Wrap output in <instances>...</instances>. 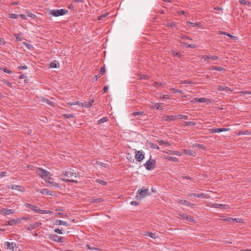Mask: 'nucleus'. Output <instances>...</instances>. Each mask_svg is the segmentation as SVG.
I'll use <instances>...</instances> for the list:
<instances>
[{"mask_svg":"<svg viewBox=\"0 0 251 251\" xmlns=\"http://www.w3.org/2000/svg\"><path fill=\"white\" fill-rule=\"evenodd\" d=\"M62 175L68 178H72V177H77L78 174L72 169H68L65 171L62 172ZM60 180L65 182H74L77 183V181L73 179L69 178H60Z\"/></svg>","mask_w":251,"mask_h":251,"instance_id":"nucleus-1","label":"nucleus"},{"mask_svg":"<svg viewBox=\"0 0 251 251\" xmlns=\"http://www.w3.org/2000/svg\"><path fill=\"white\" fill-rule=\"evenodd\" d=\"M37 174L40 176L43 179L47 182L48 180L51 179V175L49 171L42 168L37 169Z\"/></svg>","mask_w":251,"mask_h":251,"instance_id":"nucleus-2","label":"nucleus"},{"mask_svg":"<svg viewBox=\"0 0 251 251\" xmlns=\"http://www.w3.org/2000/svg\"><path fill=\"white\" fill-rule=\"evenodd\" d=\"M68 11L66 9H52L50 11V14L54 17L63 16L68 13Z\"/></svg>","mask_w":251,"mask_h":251,"instance_id":"nucleus-3","label":"nucleus"},{"mask_svg":"<svg viewBox=\"0 0 251 251\" xmlns=\"http://www.w3.org/2000/svg\"><path fill=\"white\" fill-rule=\"evenodd\" d=\"M144 165L147 170H151L155 167L156 161L155 160L150 158Z\"/></svg>","mask_w":251,"mask_h":251,"instance_id":"nucleus-4","label":"nucleus"},{"mask_svg":"<svg viewBox=\"0 0 251 251\" xmlns=\"http://www.w3.org/2000/svg\"><path fill=\"white\" fill-rule=\"evenodd\" d=\"M49 239L57 243H62L63 242V238L59 237L56 234H50L49 235Z\"/></svg>","mask_w":251,"mask_h":251,"instance_id":"nucleus-5","label":"nucleus"},{"mask_svg":"<svg viewBox=\"0 0 251 251\" xmlns=\"http://www.w3.org/2000/svg\"><path fill=\"white\" fill-rule=\"evenodd\" d=\"M200 58L201 59H203L204 61L207 62H210V60H217L219 59V57L216 55H201Z\"/></svg>","mask_w":251,"mask_h":251,"instance_id":"nucleus-6","label":"nucleus"},{"mask_svg":"<svg viewBox=\"0 0 251 251\" xmlns=\"http://www.w3.org/2000/svg\"><path fill=\"white\" fill-rule=\"evenodd\" d=\"M135 158L138 162L142 161L144 158V154L143 151H135Z\"/></svg>","mask_w":251,"mask_h":251,"instance_id":"nucleus-7","label":"nucleus"},{"mask_svg":"<svg viewBox=\"0 0 251 251\" xmlns=\"http://www.w3.org/2000/svg\"><path fill=\"white\" fill-rule=\"evenodd\" d=\"M25 206L26 208H30L31 210H32L33 211H34L37 213H39V211H40V209L37 206L33 205H32V204L28 203H25Z\"/></svg>","mask_w":251,"mask_h":251,"instance_id":"nucleus-8","label":"nucleus"},{"mask_svg":"<svg viewBox=\"0 0 251 251\" xmlns=\"http://www.w3.org/2000/svg\"><path fill=\"white\" fill-rule=\"evenodd\" d=\"M138 192V194L139 195L141 198H144L149 195V193L147 189H142L141 190H139Z\"/></svg>","mask_w":251,"mask_h":251,"instance_id":"nucleus-9","label":"nucleus"},{"mask_svg":"<svg viewBox=\"0 0 251 251\" xmlns=\"http://www.w3.org/2000/svg\"><path fill=\"white\" fill-rule=\"evenodd\" d=\"M16 244L14 242H5L4 243V246L5 249L14 250Z\"/></svg>","mask_w":251,"mask_h":251,"instance_id":"nucleus-10","label":"nucleus"},{"mask_svg":"<svg viewBox=\"0 0 251 251\" xmlns=\"http://www.w3.org/2000/svg\"><path fill=\"white\" fill-rule=\"evenodd\" d=\"M209 100L207 99L204 98H194L193 100H191V102L195 103V102H201L204 103L206 102H208Z\"/></svg>","mask_w":251,"mask_h":251,"instance_id":"nucleus-11","label":"nucleus"},{"mask_svg":"<svg viewBox=\"0 0 251 251\" xmlns=\"http://www.w3.org/2000/svg\"><path fill=\"white\" fill-rule=\"evenodd\" d=\"M162 119L165 121H174L176 120V116L165 115L162 117Z\"/></svg>","mask_w":251,"mask_h":251,"instance_id":"nucleus-12","label":"nucleus"},{"mask_svg":"<svg viewBox=\"0 0 251 251\" xmlns=\"http://www.w3.org/2000/svg\"><path fill=\"white\" fill-rule=\"evenodd\" d=\"M213 207L216 208H220V209H228L229 208V206L226 204H222L219 203H214L213 204Z\"/></svg>","mask_w":251,"mask_h":251,"instance_id":"nucleus-13","label":"nucleus"},{"mask_svg":"<svg viewBox=\"0 0 251 251\" xmlns=\"http://www.w3.org/2000/svg\"><path fill=\"white\" fill-rule=\"evenodd\" d=\"M94 102V100L92 99H91L89 100V101L87 102H82L81 104V106L82 107H85V108H89L92 105V103Z\"/></svg>","mask_w":251,"mask_h":251,"instance_id":"nucleus-14","label":"nucleus"},{"mask_svg":"<svg viewBox=\"0 0 251 251\" xmlns=\"http://www.w3.org/2000/svg\"><path fill=\"white\" fill-rule=\"evenodd\" d=\"M228 130V129L225 128H213L210 129V132L212 133H219L221 132L226 131Z\"/></svg>","mask_w":251,"mask_h":251,"instance_id":"nucleus-15","label":"nucleus"},{"mask_svg":"<svg viewBox=\"0 0 251 251\" xmlns=\"http://www.w3.org/2000/svg\"><path fill=\"white\" fill-rule=\"evenodd\" d=\"M40 225H41V223H39V222H35V223L31 224L29 225V229L30 230H32L33 229H35V228L39 227Z\"/></svg>","mask_w":251,"mask_h":251,"instance_id":"nucleus-16","label":"nucleus"},{"mask_svg":"<svg viewBox=\"0 0 251 251\" xmlns=\"http://www.w3.org/2000/svg\"><path fill=\"white\" fill-rule=\"evenodd\" d=\"M151 107L153 108H155L156 109L159 110H163L164 109L163 107L161 106L160 104L158 102L153 103Z\"/></svg>","mask_w":251,"mask_h":251,"instance_id":"nucleus-17","label":"nucleus"},{"mask_svg":"<svg viewBox=\"0 0 251 251\" xmlns=\"http://www.w3.org/2000/svg\"><path fill=\"white\" fill-rule=\"evenodd\" d=\"M166 153L171 154V155H176L178 156H180L181 155V153L180 152L178 151H171L169 150L168 151H166Z\"/></svg>","mask_w":251,"mask_h":251,"instance_id":"nucleus-18","label":"nucleus"},{"mask_svg":"<svg viewBox=\"0 0 251 251\" xmlns=\"http://www.w3.org/2000/svg\"><path fill=\"white\" fill-rule=\"evenodd\" d=\"M218 90L219 91H231V90L230 89V88L226 87V86H223L219 85L217 88Z\"/></svg>","mask_w":251,"mask_h":251,"instance_id":"nucleus-19","label":"nucleus"},{"mask_svg":"<svg viewBox=\"0 0 251 251\" xmlns=\"http://www.w3.org/2000/svg\"><path fill=\"white\" fill-rule=\"evenodd\" d=\"M1 212L5 214L6 215H10L11 214L13 213V212L12 209H7V208H3L1 210Z\"/></svg>","mask_w":251,"mask_h":251,"instance_id":"nucleus-20","label":"nucleus"},{"mask_svg":"<svg viewBox=\"0 0 251 251\" xmlns=\"http://www.w3.org/2000/svg\"><path fill=\"white\" fill-rule=\"evenodd\" d=\"M211 70L218 71H224L226 70V69H225L223 67H221L212 66L211 67Z\"/></svg>","mask_w":251,"mask_h":251,"instance_id":"nucleus-21","label":"nucleus"},{"mask_svg":"<svg viewBox=\"0 0 251 251\" xmlns=\"http://www.w3.org/2000/svg\"><path fill=\"white\" fill-rule=\"evenodd\" d=\"M178 201L180 203L185 205H188V206H191L192 205H193L192 203H190L189 201H186V200H179Z\"/></svg>","mask_w":251,"mask_h":251,"instance_id":"nucleus-22","label":"nucleus"},{"mask_svg":"<svg viewBox=\"0 0 251 251\" xmlns=\"http://www.w3.org/2000/svg\"><path fill=\"white\" fill-rule=\"evenodd\" d=\"M40 192L42 195H52L51 192L46 189H42Z\"/></svg>","mask_w":251,"mask_h":251,"instance_id":"nucleus-23","label":"nucleus"},{"mask_svg":"<svg viewBox=\"0 0 251 251\" xmlns=\"http://www.w3.org/2000/svg\"><path fill=\"white\" fill-rule=\"evenodd\" d=\"M165 25L168 27H175L176 28H177L176 25L173 22H167L165 23Z\"/></svg>","mask_w":251,"mask_h":251,"instance_id":"nucleus-24","label":"nucleus"},{"mask_svg":"<svg viewBox=\"0 0 251 251\" xmlns=\"http://www.w3.org/2000/svg\"><path fill=\"white\" fill-rule=\"evenodd\" d=\"M164 84H165L164 82H154L152 85L153 86H154L156 88H158V87H163L164 86Z\"/></svg>","mask_w":251,"mask_h":251,"instance_id":"nucleus-25","label":"nucleus"},{"mask_svg":"<svg viewBox=\"0 0 251 251\" xmlns=\"http://www.w3.org/2000/svg\"><path fill=\"white\" fill-rule=\"evenodd\" d=\"M50 66L51 68H56L59 67V64L56 61H54L50 63Z\"/></svg>","mask_w":251,"mask_h":251,"instance_id":"nucleus-26","label":"nucleus"},{"mask_svg":"<svg viewBox=\"0 0 251 251\" xmlns=\"http://www.w3.org/2000/svg\"><path fill=\"white\" fill-rule=\"evenodd\" d=\"M96 164L98 166H100L102 167H104V168H109V165L108 164H105V163H102L100 161H97L96 162Z\"/></svg>","mask_w":251,"mask_h":251,"instance_id":"nucleus-27","label":"nucleus"},{"mask_svg":"<svg viewBox=\"0 0 251 251\" xmlns=\"http://www.w3.org/2000/svg\"><path fill=\"white\" fill-rule=\"evenodd\" d=\"M165 158H166V159H167V160H168L169 161H172L175 162L178 161V159L176 157H172L170 156H167L165 157Z\"/></svg>","mask_w":251,"mask_h":251,"instance_id":"nucleus-28","label":"nucleus"},{"mask_svg":"<svg viewBox=\"0 0 251 251\" xmlns=\"http://www.w3.org/2000/svg\"><path fill=\"white\" fill-rule=\"evenodd\" d=\"M187 25H191L192 26L195 27L196 26H200V24L199 23H192L191 22H187Z\"/></svg>","mask_w":251,"mask_h":251,"instance_id":"nucleus-29","label":"nucleus"},{"mask_svg":"<svg viewBox=\"0 0 251 251\" xmlns=\"http://www.w3.org/2000/svg\"><path fill=\"white\" fill-rule=\"evenodd\" d=\"M219 34L226 35L228 37H230L231 38H232L234 39L236 38V37L235 36H232V35H230L229 33L225 32V31H220Z\"/></svg>","mask_w":251,"mask_h":251,"instance_id":"nucleus-30","label":"nucleus"},{"mask_svg":"<svg viewBox=\"0 0 251 251\" xmlns=\"http://www.w3.org/2000/svg\"><path fill=\"white\" fill-rule=\"evenodd\" d=\"M39 214H52V212L49 210H42L40 209L39 211Z\"/></svg>","mask_w":251,"mask_h":251,"instance_id":"nucleus-31","label":"nucleus"},{"mask_svg":"<svg viewBox=\"0 0 251 251\" xmlns=\"http://www.w3.org/2000/svg\"><path fill=\"white\" fill-rule=\"evenodd\" d=\"M186 220H187V221H189V222H194L195 220L194 219V218L192 216H188L186 215Z\"/></svg>","mask_w":251,"mask_h":251,"instance_id":"nucleus-32","label":"nucleus"},{"mask_svg":"<svg viewBox=\"0 0 251 251\" xmlns=\"http://www.w3.org/2000/svg\"><path fill=\"white\" fill-rule=\"evenodd\" d=\"M182 44L184 45L185 46V47L187 48H191V49H194V48H196V46L195 44H188L187 43H186L184 42H182Z\"/></svg>","mask_w":251,"mask_h":251,"instance_id":"nucleus-33","label":"nucleus"},{"mask_svg":"<svg viewBox=\"0 0 251 251\" xmlns=\"http://www.w3.org/2000/svg\"><path fill=\"white\" fill-rule=\"evenodd\" d=\"M47 182L49 183V184H50L51 186H53V187H59V185L58 183H56V182H53V181H50L49 180H48L47 181Z\"/></svg>","mask_w":251,"mask_h":251,"instance_id":"nucleus-34","label":"nucleus"},{"mask_svg":"<svg viewBox=\"0 0 251 251\" xmlns=\"http://www.w3.org/2000/svg\"><path fill=\"white\" fill-rule=\"evenodd\" d=\"M176 119H185L186 120L188 119V117L187 115H178L177 116H176Z\"/></svg>","mask_w":251,"mask_h":251,"instance_id":"nucleus-35","label":"nucleus"},{"mask_svg":"<svg viewBox=\"0 0 251 251\" xmlns=\"http://www.w3.org/2000/svg\"><path fill=\"white\" fill-rule=\"evenodd\" d=\"M239 3L245 5H249L251 3L250 2L246 0H239Z\"/></svg>","mask_w":251,"mask_h":251,"instance_id":"nucleus-36","label":"nucleus"},{"mask_svg":"<svg viewBox=\"0 0 251 251\" xmlns=\"http://www.w3.org/2000/svg\"><path fill=\"white\" fill-rule=\"evenodd\" d=\"M9 17L11 19H16L19 17V15L14 13L9 14Z\"/></svg>","mask_w":251,"mask_h":251,"instance_id":"nucleus-37","label":"nucleus"},{"mask_svg":"<svg viewBox=\"0 0 251 251\" xmlns=\"http://www.w3.org/2000/svg\"><path fill=\"white\" fill-rule=\"evenodd\" d=\"M186 217V214H183V213H179L177 217L181 220H185Z\"/></svg>","mask_w":251,"mask_h":251,"instance_id":"nucleus-38","label":"nucleus"},{"mask_svg":"<svg viewBox=\"0 0 251 251\" xmlns=\"http://www.w3.org/2000/svg\"><path fill=\"white\" fill-rule=\"evenodd\" d=\"M103 201V199L102 198H97L93 200L92 202L94 203H100Z\"/></svg>","mask_w":251,"mask_h":251,"instance_id":"nucleus-39","label":"nucleus"},{"mask_svg":"<svg viewBox=\"0 0 251 251\" xmlns=\"http://www.w3.org/2000/svg\"><path fill=\"white\" fill-rule=\"evenodd\" d=\"M96 181L101 184L103 186H105L107 184V182L106 181H104L100 179H97Z\"/></svg>","mask_w":251,"mask_h":251,"instance_id":"nucleus-40","label":"nucleus"},{"mask_svg":"<svg viewBox=\"0 0 251 251\" xmlns=\"http://www.w3.org/2000/svg\"><path fill=\"white\" fill-rule=\"evenodd\" d=\"M58 223L60 225H63L66 226H69V225L66 222L62 220H58Z\"/></svg>","mask_w":251,"mask_h":251,"instance_id":"nucleus-41","label":"nucleus"},{"mask_svg":"<svg viewBox=\"0 0 251 251\" xmlns=\"http://www.w3.org/2000/svg\"><path fill=\"white\" fill-rule=\"evenodd\" d=\"M108 15V13H103L99 17H98V20H102L104 18L106 17Z\"/></svg>","mask_w":251,"mask_h":251,"instance_id":"nucleus-42","label":"nucleus"},{"mask_svg":"<svg viewBox=\"0 0 251 251\" xmlns=\"http://www.w3.org/2000/svg\"><path fill=\"white\" fill-rule=\"evenodd\" d=\"M172 54L175 56H178L179 58H181V54L179 52H176L175 51H172Z\"/></svg>","mask_w":251,"mask_h":251,"instance_id":"nucleus-43","label":"nucleus"},{"mask_svg":"<svg viewBox=\"0 0 251 251\" xmlns=\"http://www.w3.org/2000/svg\"><path fill=\"white\" fill-rule=\"evenodd\" d=\"M81 103H82V102H80L79 101H74V102H71L69 103V104L71 106H73V105H78L81 106Z\"/></svg>","mask_w":251,"mask_h":251,"instance_id":"nucleus-44","label":"nucleus"},{"mask_svg":"<svg viewBox=\"0 0 251 251\" xmlns=\"http://www.w3.org/2000/svg\"><path fill=\"white\" fill-rule=\"evenodd\" d=\"M158 142L160 145H170V144L167 141L159 140Z\"/></svg>","mask_w":251,"mask_h":251,"instance_id":"nucleus-45","label":"nucleus"},{"mask_svg":"<svg viewBox=\"0 0 251 251\" xmlns=\"http://www.w3.org/2000/svg\"><path fill=\"white\" fill-rule=\"evenodd\" d=\"M107 121V118L106 117H103L98 121V124H100L103 123L104 122H106Z\"/></svg>","mask_w":251,"mask_h":251,"instance_id":"nucleus-46","label":"nucleus"},{"mask_svg":"<svg viewBox=\"0 0 251 251\" xmlns=\"http://www.w3.org/2000/svg\"><path fill=\"white\" fill-rule=\"evenodd\" d=\"M184 152L189 155H192L193 154V151L191 150H184Z\"/></svg>","mask_w":251,"mask_h":251,"instance_id":"nucleus-47","label":"nucleus"},{"mask_svg":"<svg viewBox=\"0 0 251 251\" xmlns=\"http://www.w3.org/2000/svg\"><path fill=\"white\" fill-rule=\"evenodd\" d=\"M195 123L193 122H185V126H195Z\"/></svg>","mask_w":251,"mask_h":251,"instance_id":"nucleus-48","label":"nucleus"},{"mask_svg":"<svg viewBox=\"0 0 251 251\" xmlns=\"http://www.w3.org/2000/svg\"><path fill=\"white\" fill-rule=\"evenodd\" d=\"M42 101L44 102H46L49 105H51V103H52L51 101H50V100H49L48 99H47L46 98H43Z\"/></svg>","mask_w":251,"mask_h":251,"instance_id":"nucleus-49","label":"nucleus"},{"mask_svg":"<svg viewBox=\"0 0 251 251\" xmlns=\"http://www.w3.org/2000/svg\"><path fill=\"white\" fill-rule=\"evenodd\" d=\"M146 235L149 236L152 238H155L156 237L155 233H153L150 232H147L146 234Z\"/></svg>","mask_w":251,"mask_h":251,"instance_id":"nucleus-50","label":"nucleus"},{"mask_svg":"<svg viewBox=\"0 0 251 251\" xmlns=\"http://www.w3.org/2000/svg\"><path fill=\"white\" fill-rule=\"evenodd\" d=\"M144 114V112L143 111H138V112H135L132 113V115L134 116H136L137 115H141Z\"/></svg>","mask_w":251,"mask_h":251,"instance_id":"nucleus-51","label":"nucleus"},{"mask_svg":"<svg viewBox=\"0 0 251 251\" xmlns=\"http://www.w3.org/2000/svg\"><path fill=\"white\" fill-rule=\"evenodd\" d=\"M239 94L240 95H246V94H251V92H250V91H240V92H239Z\"/></svg>","mask_w":251,"mask_h":251,"instance_id":"nucleus-52","label":"nucleus"},{"mask_svg":"<svg viewBox=\"0 0 251 251\" xmlns=\"http://www.w3.org/2000/svg\"><path fill=\"white\" fill-rule=\"evenodd\" d=\"M0 70L3 71L4 73H7L9 74H11V71L9 70L8 69H7L6 68H2L1 69H0Z\"/></svg>","mask_w":251,"mask_h":251,"instance_id":"nucleus-53","label":"nucleus"},{"mask_svg":"<svg viewBox=\"0 0 251 251\" xmlns=\"http://www.w3.org/2000/svg\"><path fill=\"white\" fill-rule=\"evenodd\" d=\"M15 36L17 40H18V41H21L22 40V38H21V33L16 34H15Z\"/></svg>","mask_w":251,"mask_h":251,"instance_id":"nucleus-54","label":"nucleus"},{"mask_svg":"<svg viewBox=\"0 0 251 251\" xmlns=\"http://www.w3.org/2000/svg\"><path fill=\"white\" fill-rule=\"evenodd\" d=\"M64 116L67 118V119H69V118H73L74 117V114H64Z\"/></svg>","mask_w":251,"mask_h":251,"instance_id":"nucleus-55","label":"nucleus"},{"mask_svg":"<svg viewBox=\"0 0 251 251\" xmlns=\"http://www.w3.org/2000/svg\"><path fill=\"white\" fill-rule=\"evenodd\" d=\"M54 231L55 233H57L58 234H63L62 230L61 229L55 228L54 229Z\"/></svg>","mask_w":251,"mask_h":251,"instance_id":"nucleus-56","label":"nucleus"},{"mask_svg":"<svg viewBox=\"0 0 251 251\" xmlns=\"http://www.w3.org/2000/svg\"><path fill=\"white\" fill-rule=\"evenodd\" d=\"M194 196L198 197V198H203L204 194L203 193H201V194H196L195 193V194H194Z\"/></svg>","mask_w":251,"mask_h":251,"instance_id":"nucleus-57","label":"nucleus"},{"mask_svg":"<svg viewBox=\"0 0 251 251\" xmlns=\"http://www.w3.org/2000/svg\"><path fill=\"white\" fill-rule=\"evenodd\" d=\"M160 99L168 100L170 99V96L168 95H162V96H160Z\"/></svg>","mask_w":251,"mask_h":251,"instance_id":"nucleus-58","label":"nucleus"},{"mask_svg":"<svg viewBox=\"0 0 251 251\" xmlns=\"http://www.w3.org/2000/svg\"><path fill=\"white\" fill-rule=\"evenodd\" d=\"M105 69L104 67H103L100 68L99 74L101 75H103L104 73H105Z\"/></svg>","mask_w":251,"mask_h":251,"instance_id":"nucleus-59","label":"nucleus"},{"mask_svg":"<svg viewBox=\"0 0 251 251\" xmlns=\"http://www.w3.org/2000/svg\"><path fill=\"white\" fill-rule=\"evenodd\" d=\"M171 91L173 93H181V94L183 93L182 91L179 90H176L173 88L171 89Z\"/></svg>","mask_w":251,"mask_h":251,"instance_id":"nucleus-60","label":"nucleus"},{"mask_svg":"<svg viewBox=\"0 0 251 251\" xmlns=\"http://www.w3.org/2000/svg\"><path fill=\"white\" fill-rule=\"evenodd\" d=\"M18 222V220H12L11 221H9V225H13L14 224H15L16 223H17Z\"/></svg>","mask_w":251,"mask_h":251,"instance_id":"nucleus-61","label":"nucleus"},{"mask_svg":"<svg viewBox=\"0 0 251 251\" xmlns=\"http://www.w3.org/2000/svg\"><path fill=\"white\" fill-rule=\"evenodd\" d=\"M87 247L90 249V250H100L99 248H96V247H91L89 245H87Z\"/></svg>","mask_w":251,"mask_h":251,"instance_id":"nucleus-62","label":"nucleus"},{"mask_svg":"<svg viewBox=\"0 0 251 251\" xmlns=\"http://www.w3.org/2000/svg\"><path fill=\"white\" fill-rule=\"evenodd\" d=\"M248 134V130H246V131H240L239 132V134L238 135H246V134Z\"/></svg>","mask_w":251,"mask_h":251,"instance_id":"nucleus-63","label":"nucleus"},{"mask_svg":"<svg viewBox=\"0 0 251 251\" xmlns=\"http://www.w3.org/2000/svg\"><path fill=\"white\" fill-rule=\"evenodd\" d=\"M151 147L154 149L156 150H158L159 149V147L157 145L154 144H152L151 145Z\"/></svg>","mask_w":251,"mask_h":251,"instance_id":"nucleus-64","label":"nucleus"}]
</instances>
